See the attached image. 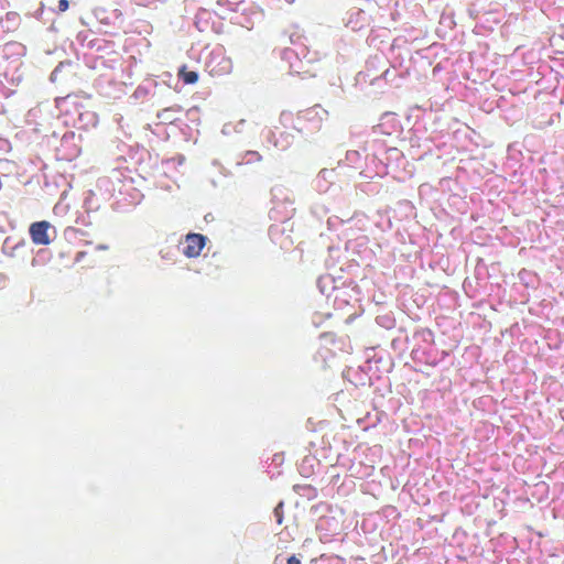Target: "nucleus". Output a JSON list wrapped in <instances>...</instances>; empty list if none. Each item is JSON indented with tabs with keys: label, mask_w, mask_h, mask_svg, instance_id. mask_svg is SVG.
<instances>
[{
	"label": "nucleus",
	"mask_w": 564,
	"mask_h": 564,
	"mask_svg": "<svg viewBox=\"0 0 564 564\" xmlns=\"http://www.w3.org/2000/svg\"><path fill=\"white\" fill-rule=\"evenodd\" d=\"M177 75L183 80V83L187 85H192L198 82V74L194 70H188L185 65L180 68Z\"/></svg>",
	"instance_id": "4"
},
{
	"label": "nucleus",
	"mask_w": 564,
	"mask_h": 564,
	"mask_svg": "<svg viewBox=\"0 0 564 564\" xmlns=\"http://www.w3.org/2000/svg\"><path fill=\"white\" fill-rule=\"evenodd\" d=\"M182 110H183L182 106L173 105V106H170V107H166V108L160 110L156 113V117L163 123H173L176 120L174 115L181 112Z\"/></svg>",
	"instance_id": "3"
},
{
	"label": "nucleus",
	"mask_w": 564,
	"mask_h": 564,
	"mask_svg": "<svg viewBox=\"0 0 564 564\" xmlns=\"http://www.w3.org/2000/svg\"><path fill=\"white\" fill-rule=\"evenodd\" d=\"M87 256L86 251H79L75 256V262L79 263L84 260V258Z\"/></svg>",
	"instance_id": "7"
},
{
	"label": "nucleus",
	"mask_w": 564,
	"mask_h": 564,
	"mask_svg": "<svg viewBox=\"0 0 564 564\" xmlns=\"http://www.w3.org/2000/svg\"><path fill=\"white\" fill-rule=\"evenodd\" d=\"M247 155L251 156L249 161H251V160L260 161L261 160V155L254 151L248 152Z\"/></svg>",
	"instance_id": "8"
},
{
	"label": "nucleus",
	"mask_w": 564,
	"mask_h": 564,
	"mask_svg": "<svg viewBox=\"0 0 564 564\" xmlns=\"http://www.w3.org/2000/svg\"><path fill=\"white\" fill-rule=\"evenodd\" d=\"M206 241L207 238L202 234H187L183 254L187 258H197L206 246Z\"/></svg>",
	"instance_id": "2"
},
{
	"label": "nucleus",
	"mask_w": 564,
	"mask_h": 564,
	"mask_svg": "<svg viewBox=\"0 0 564 564\" xmlns=\"http://www.w3.org/2000/svg\"><path fill=\"white\" fill-rule=\"evenodd\" d=\"M282 563V556L276 555L274 558V564H281ZM286 564H302L301 560L296 555H291L286 558Z\"/></svg>",
	"instance_id": "5"
},
{
	"label": "nucleus",
	"mask_w": 564,
	"mask_h": 564,
	"mask_svg": "<svg viewBox=\"0 0 564 564\" xmlns=\"http://www.w3.org/2000/svg\"><path fill=\"white\" fill-rule=\"evenodd\" d=\"M51 228H53V226L47 220H41L31 224L29 232L32 242L36 246L50 245L52 241L48 235Z\"/></svg>",
	"instance_id": "1"
},
{
	"label": "nucleus",
	"mask_w": 564,
	"mask_h": 564,
	"mask_svg": "<svg viewBox=\"0 0 564 564\" xmlns=\"http://www.w3.org/2000/svg\"><path fill=\"white\" fill-rule=\"evenodd\" d=\"M108 248H109V247H108L107 245H98V246L96 247V249H97V250H108Z\"/></svg>",
	"instance_id": "9"
},
{
	"label": "nucleus",
	"mask_w": 564,
	"mask_h": 564,
	"mask_svg": "<svg viewBox=\"0 0 564 564\" xmlns=\"http://www.w3.org/2000/svg\"><path fill=\"white\" fill-rule=\"evenodd\" d=\"M69 2L68 0H59L58 1V12H65L68 10Z\"/></svg>",
	"instance_id": "6"
}]
</instances>
